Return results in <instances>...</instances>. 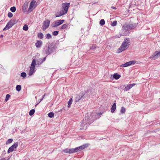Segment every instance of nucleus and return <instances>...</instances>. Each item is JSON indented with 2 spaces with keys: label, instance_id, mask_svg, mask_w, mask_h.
Wrapping results in <instances>:
<instances>
[{
  "label": "nucleus",
  "instance_id": "nucleus-8",
  "mask_svg": "<svg viewBox=\"0 0 160 160\" xmlns=\"http://www.w3.org/2000/svg\"><path fill=\"white\" fill-rule=\"evenodd\" d=\"M88 144H85L73 148V153H76L81 151L88 147Z\"/></svg>",
  "mask_w": 160,
  "mask_h": 160
},
{
  "label": "nucleus",
  "instance_id": "nucleus-6",
  "mask_svg": "<svg viewBox=\"0 0 160 160\" xmlns=\"http://www.w3.org/2000/svg\"><path fill=\"white\" fill-rule=\"evenodd\" d=\"M37 6V3L36 1L34 0H32L31 1L30 6L28 8V12H32L33 10Z\"/></svg>",
  "mask_w": 160,
  "mask_h": 160
},
{
  "label": "nucleus",
  "instance_id": "nucleus-42",
  "mask_svg": "<svg viewBox=\"0 0 160 160\" xmlns=\"http://www.w3.org/2000/svg\"><path fill=\"white\" fill-rule=\"evenodd\" d=\"M96 48V45H92L90 48L91 49H94Z\"/></svg>",
  "mask_w": 160,
  "mask_h": 160
},
{
  "label": "nucleus",
  "instance_id": "nucleus-46",
  "mask_svg": "<svg viewBox=\"0 0 160 160\" xmlns=\"http://www.w3.org/2000/svg\"><path fill=\"white\" fill-rule=\"evenodd\" d=\"M128 138H128V139H130L131 138H133V137H132V135H129Z\"/></svg>",
  "mask_w": 160,
  "mask_h": 160
},
{
  "label": "nucleus",
  "instance_id": "nucleus-28",
  "mask_svg": "<svg viewBox=\"0 0 160 160\" xmlns=\"http://www.w3.org/2000/svg\"><path fill=\"white\" fill-rule=\"evenodd\" d=\"M126 111L125 108L123 107H122L120 110V112L121 113H124Z\"/></svg>",
  "mask_w": 160,
  "mask_h": 160
},
{
  "label": "nucleus",
  "instance_id": "nucleus-26",
  "mask_svg": "<svg viewBox=\"0 0 160 160\" xmlns=\"http://www.w3.org/2000/svg\"><path fill=\"white\" fill-rule=\"evenodd\" d=\"M105 22L104 19H102L100 21L99 24L100 25L103 26L105 24Z\"/></svg>",
  "mask_w": 160,
  "mask_h": 160
},
{
  "label": "nucleus",
  "instance_id": "nucleus-11",
  "mask_svg": "<svg viewBox=\"0 0 160 160\" xmlns=\"http://www.w3.org/2000/svg\"><path fill=\"white\" fill-rule=\"evenodd\" d=\"M18 146V143L17 142L11 146L8 150V153H9L13 151L15 149L17 148Z\"/></svg>",
  "mask_w": 160,
  "mask_h": 160
},
{
  "label": "nucleus",
  "instance_id": "nucleus-38",
  "mask_svg": "<svg viewBox=\"0 0 160 160\" xmlns=\"http://www.w3.org/2000/svg\"><path fill=\"white\" fill-rule=\"evenodd\" d=\"M58 31H54L52 32V35L54 36H57L58 34Z\"/></svg>",
  "mask_w": 160,
  "mask_h": 160
},
{
  "label": "nucleus",
  "instance_id": "nucleus-23",
  "mask_svg": "<svg viewBox=\"0 0 160 160\" xmlns=\"http://www.w3.org/2000/svg\"><path fill=\"white\" fill-rule=\"evenodd\" d=\"M38 36L39 38L42 39L43 38V34L41 32H39L38 34Z\"/></svg>",
  "mask_w": 160,
  "mask_h": 160
},
{
  "label": "nucleus",
  "instance_id": "nucleus-27",
  "mask_svg": "<svg viewBox=\"0 0 160 160\" xmlns=\"http://www.w3.org/2000/svg\"><path fill=\"white\" fill-rule=\"evenodd\" d=\"M21 86L20 85H17L16 87V90L18 91H19L21 89Z\"/></svg>",
  "mask_w": 160,
  "mask_h": 160
},
{
  "label": "nucleus",
  "instance_id": "nucleus-21",
  "mask_svg": "<svg viewBox=\"0 0 160 160\" xmlns=\"http://www.w3.org/2000/svg\"><path fill=\"white\" fill-rule=\"evenodd\" d=\"M18 20L16 19L12 18L9 22L12 26H13L18 22Z\"/></svg>",
  "mask_w": 160,
  "mask_h": 160
},
{
  "label": "nucleus",
  "instance_id": "nucleus-15",
  "mask_svg": "<svg viewBox=\"0 0 160 160\" xmlns=\"http://www.w3.org/2000/svg\"><path fill=\"white\" fill-rule=\"evenodd\" d=\"M63 151L66 153L71 154L73 153V148H67L63 150Z\"/></svg>",
  "mask_w": 160,
  "mask_h": 160
},
{
  "label": "nucleus",
  "instance_id": "nucleus-40",
  "mask_svg": "<svg viewBox=\"0 0 160 160\" xmlns=\"http://www.w3.org/2000/svg\"><path fill=\"white\" fill-rule=\"evenodd\" d=\"M128 64H127V63L126 62L124 64L121 65L120 66V67H128Z\"/></svg>",
  "mask_w": 160,
  "mask_h": 160
},
{
  "label": "nucleus",
  "instance_id": "nucleus-48",
  "mask_svg": "<svg viewBox=\"0 0 160 160\" xmlns=\"http://www.w3.org/2000/svg\"><path fill=\"white\" fill-rule=\"evenodd\" d=\"M42 101H41V99H40L39 100V102H38L36 105V106H37L38 104L39 103H40Z\"/></svg>",
  "mask_w": 160,
  "mask_h": 160
},
{
  "label": "nucleus",
  "instance_id": "nucleus-35",
  "mask_svg": "<svg viewBox=\"0 0 160 160\" xmlns=\"http://www.w3.org/2000/svg\"><path fill=\"white\" fill-rule=\"evenodd\" d=\"M10 95L9 94H7L6 96L5 101H7L8 100L9 98L10 97Z\"/></svg>",
  "mask_w": 160,
  "mask_h": 160
},
{
  "label": "nucleus",
  "instance_id": "nucleus-30",
  "mask_svg": "<svg viewBox=\"0 0 160 160\" xmlns=\"http://www.w3.org/2000/svg\"><path fill=\"white\" fill-rule=\"evenodd\" d=\"M35 110L34 109L31 110L29 113V114L30 116H32L34 113Z\"/></svg>",
  "mask_w": 160,
  "mask_h": 160
},
{
  "label": "nucleus",
  "instance_id": "nucleus-32",
  "mask_svg": "<svg viewBox=\"0 0 160 160\" xmlns=\"http://www.w3.org/2000/svg\"><path fill=\"white\" fill-rule=\"evenodd\" d=\"M48 116L51 118H52L54 116V113L53 112H50L48 113Z\"/></svg>",
  "mask_w": 160,
  "mask_h": 160
},
{
  "label": "nucleus",
  "instance_id": "nucleus-52",
  "mask_svg": "<svg viewBox=\"0 0 160 160\" xmlns=\"http://www.w3.org/2000/svg\"><path fill=\"white\" fill-rule=\"evenodd\" d=\"M98 114L99 115H100L99 113H98Z\"/></svg>",
  "mask_w": 160,
  "mask_h": 160
},
{
  "label": "nucleus",
  "instance_id": "nucleus-50",
  "mask_svg": "<svg viewBox=\"0 0 160 160\" xmlns=\"http://www.w3.org/2000/svg\"><path fill=\"white\" fill-rule=\"evenodd\" d=\"M3 35H2V34L1 35V36H0V37H1V38H2V37H3Z\"/></svg>",
  "mask_w": 160,
  "mask_h": 160
},
{
  "label": "nucleus",
  "instance_id": "nucleus-31",
  "mask_svg": "<svg viewBox=\"0 0 160 160\" xmlns=\"http://www.w3.org/2000/svg\"><path fill=\"white\" fill-rule=\"evenodd\" d=\"M28 26L27 24H25L23 27V29L26 31L28 30Z\"/></svg>",
  "mask_w": 160,
  "mask_h": 160
},
{
  "label": "nucleus",
  "instance_id": "nucleus-41",
  "mask_svg": "<svg viewBox=\"0 0 160 160\" xmlns=\"http://www.w3.org/2000/svg\"><path fill=\"white\" fill-rule=\"evenodd\" d=\"M8 17L11 18L13 16V14L11 12H9L8 14Z\"/></svg>",
  "mask_w": 160,
  "mask_h": 160
},
{
  "label": "nucleus",
  "instance_id": "nucleus-10",
  "mask_svg": "<svg viewBox=\"0 0 160 160\" xmlns=\"http://www.w3.org/2000/svg\"><path fill=\"white\" fill-rule=\"evenodd\" d=\"M50 22V21L48 19H46L44 21L42 26V29L43 31H45L48 28Z\"/></svg>",
  "mask_w": 160,
  "mask_h": 160
},
{
  "label": "nucleus",
  "instance_id": "nucleus-25",
  "mask_svg": "<svg viewBox=\"0 0 160 160\" xmlns=\"http://www.w3.org/2000/svg\"><path fill=\"white\" fill-rule=\"evenodd\" d=\"M72 98H71L69 99V101L68 102V108L70 107L71 105V104L72 103Z\"/></svg>",
  "mask_w": 160,
  "mask_h": 160
},
{
  "label": "nucleus",
  "instance_id": "nucleus-39",
  "mask_svg": "<svg viewBox=\"0 0 160 160\" xmlns=\"http://www.w3.org/2000/svg\"><path fill=\"white\" fill-rule=\"evenodd\" d=\"M21 75L22 77L25 78L26 76V74L25 72H22L21 73Z\"/></svg>",
  "mask_w": 160,
  "mask_h": 160
},
{
  "label": "nucleus",
  "instance_id": "nucleus-4",
  "mask_svg": "<svg viewBox=\"0 0 160 160\" xmlns=\"http://www.w3.org/2000/svg\"><path fill=\"white\" fill-rule=\"evenodd\" d=\"M128 45V39H125L121 45L118 50V53H120L126 49Z\"/></svg>",
  "mask_w": 160,
  "mask_h": 160
},
{
  "label": "nucleus",
  "instance_id": "nucleus-14",
  "mask_svg": "<svg viewBox=\"0 0 160 160\" xmlns=\"http://www.w3.org/2000/svg\"><path fill=\"white\" fill-rule=\"evenodd\" d=\"M160 57L159 54L158 52H156L153 53L152 56L150 57V58L153 59H155L156 58Z\"/></svg>",
  "mask_w": 160,
  "mask_h": 160
},
{
  "label": "nucleus",
  "instance_id": "nucleus-18",
  "mask_svg": "<svg viewBox=\"0 0 160 160\" xmlns=\"http://www.w3.org/2000/svg\"><path fill=\"white\" fill-rule=\"evenodd\" d=\"M13 26L12 25L11 23L9 22L5 27L3 28V30L5 31L6 30H7L10 29Z\"/></svg>",
  "mask_w": 160,
  "mask_h": 160
},
{
  "label": "nucleus",
  "instance_id": "nucleus-22",
  "mask_svg": "<svg viewBox=\"0 0 160 160\" xmlns=\"http://www.w3.org/2000/svg\"><path fill=\"white\" fill-rule=\"evenodd\" d=\"M116 103H114L113 104V105L111 107V112L112 113H113L114 112L115 110L116 109Z\"/></svg>",
  "mask_w": 160,
  "mask_h": 160
},
{
  "label": "nucleus",
  "instance_id": "nucleus-5",
  "mask_svg": "<svg viewBox=\"0 0 160 160\" xmlns=\"http://www.w3.org/2000/svg\"><path fill=\"white\" fill-rule=\"evenodd\" d=\"M36 65H38L36 64V61L35 59H33L31 66L30 67L29 72L28 74L31 76L35 72V71H34Z\"/></svg>",
  "mask_w": 160,
  "mask_h": 160
},
{
  "label": "nucleus",
  "instance_id": "nucleus-7",
  "mask_svg": "<svg viewBox=\"0 0 160 160\" xmlns=\"http://www.w3.org/2000/svg\"><path fill=\"white\" fill-rule=\"evenodd\" d=\"M135 85V83L129 84L128 85H123L120 86L121 89H123L125 91H127Z\"/></svg>",
  "mask_w": 160,
  "mask_h": 160
},
{
  "label": "nucleus",
  "instance_id": "nucleus-37",
  "mask_svg": "<svg viewBox=\"0 0 160 160\" xmlns=\"http://www.w3.org/2000/svg\"><path fill=\"white\" fill-rule=\"evenodd\" d=\"M46 38L49 39L52 38V36L51 35L49 34L48 33L46 35Z\"/></svg>",
  "mask_w": 160,
  "mask_h": 160
},
{
  "label": "nucleus",
  "instance_id": "nucleus-24",
  "mask_svg": "<svg viewBox=\"0 0 160 160\" xmlns=\"http://www.w3.org/2000/svg\"><path fill=\"white\" fill-rule=\"evenodd\" d=\"M82 96L80 95H77L75 98V102H76L79 101L82 98Z\"/></svg>",
  "mask_w": 160,
  "mask_h": 160
},
{
  "label": "nucleus",
  "instance_id": "nucleus-36",
  "mask_svg": "<svg viewBox=\"0 0 160 160\" xmlns=\"http://www.w3.org/2000/svg\"><path fill=\"white\" fill-rule=\"evenodd\" d=\"M117 24V21H114L112 23L111 26H116Z\"/></svg>",
  "mask_w": 160,
  "mask_h": 160
},
{
  "label": "nucleus",
  "instance_id": "nucleus-13",
  "mask_svg": "<svg viewBox=\"0 0 160 160\" xmlns=\"http://www.w3.org/2000/svg\"><path fill=\"white\" fill-rule=\"evenodd\" d=\"M65 14L66 13L64 12L63 10H62L57 12L55 14V17H60Z\"/></svg>",
  "mask_w": 160,
  "mask_h": 160
},
{
  "label": "nucleus",
  "instance_id": "nucleus-43",
  "mask_svg": "<svg viewBox=\"0 0 160 160\" xmlns=\"http://www.w3.org/2000/svg\"><path fill=\"white\" fill-rule=\"evenodd\" d=\"M127 64H128V66L132 65V63L131 61L127 62Z\"/></svg>",
  "mask_w": 160,
  "mask_h": 160
},
{
  "label": "nucleus",
  "instance_id": "nucleus-1",
  "mask_svg": "<svg viewBox=\"0 0 160 160\" xmlns=\"http://www.w3.org/2000/svg\"><path fill=\"white\" fill-rule=\"evenodd\" d=\"M136 23L125 24L122 26V29L121 35L123 36L128 35L130 33L129 31L136 27Z\"/></svg>",
  "mask_w": 160,
  "mask_h": 160
},
{
  "label": "nucleus",
  "instance_id": "nucleus-29",
  "mask_svg": "<svg viewBox=\"0 0 160 160\" xmlns=\"http://www.w3.org/2000/svg\"><path fill=\"white\" fill-rule=\"evenodd\" d=\"M10 10L12 12H15L16 10V7L14 6L11 7L10 8Z\"/></svg>",
  "mask_w": 160,
  "mask_h": 160
},
{
  "label": "nucleus",
  "instance_id": "nucleus-33",
  "mask_svg": "<svg viewBox=\"0 0 160 160\" xmlns=\"http://www.w3.org/2000/svg\"><path fill=\"white\" fill-rule=\"evenodd\" d=\"M67 27H68L67 25L66 24H63L62 26V27H61V28L62 29H64L66 28H67Z\"/></svg>",
  "mask_w": 160,
  "mask_h": 160
},
{
  "label": "nucleus",
  "instance_id": "nucleus-12",
  "mask_svg": "<svg viewBox=\"0 0 160 160\" xmlns=\"http://www.w3.org/2000/svg\"><path fill=\"white\" fill-rule=\"evenodd\" d=\"M69 5L70 3L67 2L63 3L62 4V8L64 9V11L66 13L67 12Z\"/></svg>",
  "mask_w": 160,
  "mask_h": 160
},
{
  "label": "nucleus",
  "instance_id": "nucleus-20",
  "mask_svg": "<svg viewBox=\"0 0 160 160\" xmlns=\"http://www.w3.org/2000/svg\"><path fill=\"white\" fill-rule=\"evenodd\" d=\"M28 4L27 3H25L22 6V11L23 12H26V10L28 7Z\"/></svg>",
  "mask_w": 160,
  "mask_h": 160
},
{
  "label": "nucleus",
  "instance_id": "nucleus-17",
  "mask_svg": "<svg viewBox=\"0 0 160 160\" xmlns=\"http://www.w3.org/2000/svg\"><path fill=\"white\" fill-rule=\"evenodd\" d=\"M46 59V57L43 58L39 59L37 61V64L38 65V66H39Z\"/></svg>",
  "mask_w": 160,
  "mask_h": 160
},
{
  "label": "nucleus",
  "instance_id": "nucleus-9",
  "mask_svg": "<svg viewBox=\"0 0 160 160\" xmlns=\"http://www.w3.org/2000/svg\"><path fill=\"white\" fill-rule=\"evenodd\" d=\"M64 21V20H59L56 21L51 24V26L52 27H58L63 23Z\"/></svg>",
  "mask_w": 160,
  "mask_h": 160
},
{
  "label": "nucleus",
  "instance_id": "nucleus-2",
  "mask_svg": "<svg viewBox=\"0 0 160 160\" xmlns=\"http://www.w3.org/2000/svg\"><path fill=\"white\" fill-rule=\"evenodd\" d=\"M56 43L52 42L51 43L48 47L44 48L42 51L47 55H48L55 52L56 50Z\"/></svg>",
  "mask_w": 160,
  "mask_h": 160
},
{
  "label": "nucleus",
  "instance_id": "nucleus-34",
  "mask_svg": "<svg viewBox=\"0 0 160 160\" xmlns=\"http://www.w3.org/2000/svg\"><path fill=\"white\" fill-rule=\"evenodd\" d=\"M13 141V139H9L6 142V144H8L11 143Z\"/></svg>",
  "mask_w": 160,
  "mask_h": 160
},
{
  "label": "nucleus",
  "instance_id": "nucleus-45",
  "mask_svg": "<svg viewBox=\"0 0 160 160\" xmlns=\"http://www.w3.org/2000/svg\"><path fill=\"white\" fill-rule=\"evenodd\" d=\"M6 154L5 151L4 150L3 152V153L2 154V156H3Z\"/></svg>",
  "mask_w": 160,
  "mask_h": 160
},
{
  "label": "nucleus",
  "instance_id": "nucleus-47",
  "mask_svg": "<svg viewBox=\"0 0 160 160\" xmlns=\"http://www.w3.org/2000/svg\"><path fill=\"white\" fill-rule=\"evenodd\" d=\"M45 95H46V94L45 93L42 96V98L41 99V101H42Z\"/></svg>",
  "mask_w": 160,
  "mask_h": 160
},
{
  "label": "nucleus",
  "instance_id": "nucleus-51",
  "mask_svg": "<svg viewBox=\"0 0 160 160\" xmlns=\"http://www.w3.org/2000/svg\"><path fill=\"white\" fill-rule=\"evenodd\" d=\"M158 52L159 53V56H160V51H159V52Z\"/></svg>",
  "mask_w": 160,
  "mask_h": 160
},
{
  "label": "nucleus",
  "instance_id": "nucleus-16",
  "mask_svg": "<svg viewBox=\"0 0 160 160\" xmlns=\"http://www.w3.org/2000/svg\"><path fill=\"white\" fill-rule=\"evenodd\" d=\"M121 77V75L117 73H115L113 75H111V78L112 79H118Z\"/></svg>",
  "mask_w": 160,
  "mask_h": 160
},
{
  "label": "nucleus",
  "instance_id": "nucleus-19",
  "mask_svg": "<svg viewBox=\"0 0 160 160\" xmlns=\"http://www.w3.org/2000/svg\"><path fill=\"white\" fill-rule=\"evenodd\" d=\"M42 44V42L41 41H38L35 43V46L37 48H38L41 47Z\"/></svg>",
  "mask_w": 160,
  "mask_h": 160
},
{
  "label": "nucleus",
  "instance_id": "nucleus-3",
  "mask_svg": "<svg viewBox=\"0 0 160 160\" xmlns=\"http://www.w3.org/2000/svg\"><path fill=\"white\" fill-rule=\"evenodd\" d=\"M96 119L95 116L93 115V114H91L89 116L88 114H86L85 119L82 121V122L84 125L90 124Z\"/></svg>",
  "mask_w": 160,
  "mask_h": 160
},
{
  "label": "nucleus",
  "instance_id": "nucleus-44",
  "mask_svg": "<svg viewBox=\"0 0 160 160\" xmlns=\"http://www.w3.org/2000/svg\"><path fill=\"white\" fill-rule=\"evenodd\" d=\"M132 63V65H134L136 63V62L135 61H131Z\"/></svg>",
  "mask_w": 160,
  "mask_h": 160
},
{
  "label": "nucleus",
  "instance_id": "nucleus-49",
  "mask_svg": "<svg viewBox=\"0 0 160 160\" xmlns=\"http://www.w3.org/2000/svg\"><path fill=\"white\" fill-rule=\"evenodd\" d=\"M111 8H112L113 9H116V7H113V6H112V7H111Z\"/></svg>",
  "mask_w": 160,
  "mask_h": 160
}]
</instances>
